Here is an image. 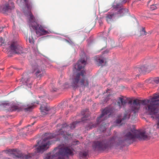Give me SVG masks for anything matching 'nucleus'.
Instances as JSON below:
<instances>
[{
  "instance_id": "f257e3e1",
  "label": "nucleus",
  "mask_w": 159,
  "mask_h": 159,
  "mask_svg": "<svg viewBox=\"0 0 159 159\" xmlns=\"http://www.w3.org/2000/svg\"><path fill=\"white\" fill-rule=\"evenodd\" d=\"M83 53L84 54V57L81 58L78 61L77 64L74 66V73L72 78L70 79L69 81H67L64 84L59 82L57 88H55L53 85H51L50 86L51 87L50 90L52 92H56L58 89L68 88L71 86L74 89H76L80 86L84 87L88 86L89 82L88 80L85 78V71L82 70L79 72L80 70L84 67L86 63L85 59H86L87 57L84 53Z\"/></svg>"
},
{
  "instance_id": "f03ea898",
  "label": "nucleus",
  "mask_w": 159,
  "mask_h": 159,
  "mask_svg": "<svg viewBox=\"0 0 159 159\" xmlns=\"http://www.w3.org/2000/svg\"><path fill=\"white\" fill-rule=\"evenodd\" d=\"M125 134L124 140H122L121 138L113 136L108 141L104 139L101 141L94 142L93 145V148L95 150H104L109 147L121 145L124 141L134 140L135 139L140 140H145L148 138V136L145 131L138 130L134 129H127Z\"/></svg>"
},
{
  "instance_id": "7ed1b4c3",
  "label": "nucleus",
  "mask_w": 159,
  "mask_h": 159,
  "mask_svg": "<svg viewBox=\"0 0 159 159\" xmlns=\"http://www.w3.org/2000/svg\"><path fill=\"white\" fill-rule=\"evenodd\" d=\"M80 122V121H76L72 123L70 126L66 123H64L61 125V128L58 129L56 133L48 134L46 133L45 135L47 137L43 140L41 145L39 146L37 148V152L42 153L47 150L51 144L50 139L53 138L59 135H62L65 139L68 138V137L71 136L70 130L75 128L76 124Z\"/></svg>"
},
{
  "instance_id": "20e7f679",
  "label": "nucleus",
  "mask_w": 159,
  "mask_h": 159,
  "mask_svg": "<svg viewBox=\"0 0 159 159\" xmlns=\"http://www.w3.org/2000/svg\"><path fill=\"white\" fill-rule=\"evenodd\" d=\"M21 1H23V2L25 4L27 9V11L24 10V12L28 18V24L30 30L35 31L38 37L52 33V31L48 29L46 26L39 24L37 22L31 12L32 5V2L29 0H21Z\"/></svg>"
},
{
  "instance_id": "39448f33",
  "label": "nucleus",
  "mask_w": 159,
  "mask_h": 159,
  "mask_svg": "<svg viewBox=\"0 0 159 159\" xmlns=\"http://www.w3.org/2000/svg\"><path fill=\"white\" fill-rule=\"evenodd\" d=\"M128 104L130 105V109L125 111L122 117L121 115H119L117 116V119L115 121V123L116 124L121 125L124 123L130 118L132 113H133L134 116L132 115L131 119H134L135 116V114L139 110L141 103L139 100L134 99L133 102L132 100H130L128 102Z\"/></svg>"
},
{
  "instance_id": "423d86ee",
  "label": "nucleus",
  "mask_w": 159,
  "mask_h": 159,
  "mask_svg": "<svg viewBox=\"0 0 159 159\" xmlns=\"http://www.w3.org/2000/svg\"><path fill=\"white\" fill-rule=\"evenodd\" d=\"M73 154V149L68 147L59 146L52 152L46 154L44 159H64L65 157Z\"/></svg>"
},
{
  "instance_id": "0eeeda50",
  "label": "nucleus",
  "mask_w": 159,
  "mask_h": 159,
  "mask_svg": "<svg viewBox=\"0 0 159 159\" xmlns=\"http://www.w3.org/2000/svg\"><path fill=\"white\" fill-rule=\"evenodd\" d=\"M115 109L113 107H108L105 108L102 112L100 116L98 117L97 119V123L96 124H92V123H90L86 127L87 130H89L98 126L102 122V125H101L100 128V130L101 131L104 132L106 129L107 125L104 124L102 120L107 116L108 115L109 117L113 114L115 111Z\"/></svg>"
},
{
  "instance_id": "6e6552de",
  "label": "nucleus",
  "mask_w": 159,
  "mask_h": 159,
  "mask_svg": "<svg viewBox=\"0 0 159 159\" xmlns=\"http://www.w3.org/2000/svg\"><path fill=\"white\" fill-rule=\"evenodd\" d=\"M115 4V3L113 4V9L106 15L105 18L108 23H110L112 21L113 19L116 16L118 17L122 16L128 12L127 9L122 7L121 4Z\"/></svg>"
},
{
  "instance_id": "1a4fd4ad",
  "label": "nucleus",
  "mask_w": 159,
  "mask_h": 159,
  "mask_svg": "<svg viewBox=\"0 0 159 159\" xmlns=\"http://www.w3.org/2000/svg\"><path fill=\"white\" fill-rule=\"evenodd\" d=\"M43 63L44 64V66L36 65L32 66L33 72L38 78H41L45 74L44 68L45 67H49L51 66V61L48 58L44 57L42 59Z\"/></svg>"
},
{
  "instance_id": "9d476101",
  "label": "nucleus",
  "mask_w": 159,
  "mask_h": 159,
  "mask_svg": "<svg viewBox=\"0 0 159 159\" xmlns=\"http://www.w3.org/2000/svg\"><path fill=\"white\" fill-rule=\"evenodd\" d=\"M159 98L151 101L150 104H149L144 108L148 114L151 115H157L159 111Z\"/></svg>"
},
{
  "instance_id": "9b49d317",
  "label": "nucleus",
  "mask_w": 159,
  "mask_h": 159,
  "mask_svg": "<svg viewBox=\"0 0 159 159\" xmlns=\"http://www.w3.org/2000/svg\"><path fill=\"white\" fill-rule=\"evenodd\" d=\"M11 52L16 54H21L25 53L23 48L19 45L17 41H13L9 46Z\"/></svg>"
},
{
  "instance_id": "f8f14e48",
  "label": "nucleus",
  "mask_w": 159,
  "mask_h": 159,
  "mask_svg": "<svg viewBox=\"0 0 159 159\" xmlns=\"http://www.w3.org/2000/svg\"><path fill=\"white\" fill-rule=\"evenodd\" d=\"M35 107L34 104H32V105H27L26 107L25 106L20 107L16 105L13 104L11 106V109L12 111L17 110L18 111H30Z\"/></svg>"
},
{
  "instance_id": "ddd939ff",
  "label": "nucleus",
  "mask_w": 159,
  "mask_h": 159,
  "mask_svg": "<svg viewBox=\"0 0 159 159\" xmlns=\"http://www.w3.org/2000/svg\"><path fill=\"white\" fill-rule=\"evenodd\" d=\"M14 8V3L11 1L9 0L8 3L0 6V11L3 13H6L10 11Z\"/></svg>"
},
{
  "instance_id": "4468645a",
  "label": "nucleus",
  "mask_w": 159,
  "mask_h": 159,
  "mask_svg": "<svg viewBox=\"0 0 159 159\" xmlns=\"http://www.w3.org/2000/svg\"><path fill=\"white\" fill-rule=\"evenodd\" d=\"M158 98H159V94L155 93L154 95L150 99L139 100L140 101L141 104L142 103L143 105L146 106L147 105L150 104L151 101Z\"/></svg>"
},
{
  "instance_id": "2eb2a0df",
  "label": "nucleus",
  "mask_w": 159,
  "mask_h": 159,
  "mask_svg": "<svg viewBox=\"0 0 159 159\" xmlns=\"http://www.w3.org/2000/svg\"><path fill=\"white\" fill-rule=\"evenodd\" d=\"M12 154L14 156V157L16 158H20L23 159H29L31 158L32 156L30 154H24L22 153H18L16 154L15 153L12 152Z\"/></svg>"
},
{
  "instance_id": "dca6fc26",
  "label": "nucleus",
  "mask_w": 159,
  "mask_h": 159,
  "mask_svg": "<svg viewBox=\"0 0 159 159\" xmlns=\"http://www.w3.org/2000/svg\"><path fill=\"white\" fill-rule=\"evenodd\" d=\"M127 103V100L124 99L123 97L119 98L117 102V105L120 109H121L122 107H124Z\"/></svg>"
},
{
  "instance_id": "f3484780",
  "label": "nucleus",
  "mask_w": 159,
  "mask_h": 159,
  "mask_svg": "<svg viewBox=\"0 0 159 159\" xmlns=\"http://www.w3.org/2000/svg\"><path fill=\"white\" fill-rule=\"evenodd\" d=\"M40 109L42 112L47 114L50 111V108L47 103H44L41 105Z\"/></svg>"
},
{
  "instance_id": "a211bd4d",
  "label": "nucleus",
  "mask_w": 159,
  "mask_h": 159,
  "mask_svg": "<svg viewBox=\"0 0 159 159\" xmlns=\"http://www.w3.org/2000/svg\"><path fill=\"white\" fill-rule=\"evenodd\" d=\"M21 82L23 85H26L28 88H30L32 84V82L30 80V78H27L26 80L23 77Z\"/></svg>"
},
{
  "instance_id": "6ab92c4d",
  "label": "nucleus",
  "mask_w": 159,
  "mask_h": 159,
  "mask_svg": "<svg viewBox=\"0 0 159 159\" xmlns=\"http://www.w3.org/2000/svg\"><path fill=\"white\" fill-rule=\"evenodd\" d=\"M95 59L98 63L99 65H101L104 61V59L102 57V55L97 56L95 57Z\"/></svg>"
},
{
  "instance_id": "aec40b11",
  "label": "nucleus",
  "mask_w": 159,
  "mask_h": 159,
  "mask_svg": "<svg viewBox=\"0 0 159 159\" xmlns=\"http://www.w3.org/2000/svg\"><path fill=\"white\" fill-rule=\"evenodd\" d=\"M148 67H147L145 66H141L139 68H138V70L140 72H143L148 71Z\"/></svg>"
},
{
  "instance_id": "412c9836",
  "label": "nucleus",
  "mask_w": 159,
  "mask_h": 159,
  "mask_svg": "<svg viewBox=\"0 0 159 159\" xmlns=\"http://www.w3.org/2000/svg\"><path fill=\"white\" fill-rule=\"evenodd\" d=\"M88 154V152L86 151H82L80 152L79 155L80 158H84Z\"/></svg>"
},
{
  "instance_id": "4be33fe9",
  "label": "nucleus",
  "mask_w": 159,
  "mask_h": 159,
  "mask_svg": "<svg viewBox=\"0 0 159 159\" xmlns=\"http://www.w3.org/2000/svg\"><path fill=\"white\" fill-rule=\"evenodd\" d=\"M89 116H83L82 118L81 119V122L84 123L85 122V120H87L89 119Z\"/></svg>"
},
{
  "instance_id": "5701e85b",
  "label": "nucleus",
  "mask_w": 159,
  "mask_h": 159,
  "mask_svg": "<svg viewBox=\"0 0 159 159\" xmlns=\"http://www.w3.org/2000/svg\"><path fill=\"white\" fill-rule=\"evenodd\" d=\"M33 50L34 52V53L36 55H37L38 54H39V52L38 50L37 47H35L34 48H33Z\"/></svg>"
},
{
  "instance_id": "b1692460",
  "label": "nucleus",
  "mask_w": 159,
  "mask_h": 159,
  "mask_svg": "<svg viewBox=\"0 0 159 159\" xmlns=\"http://www.w3.org/2000/svg\"><path fill=\"white\" fill-rule=\"evenodd\" d=\"M28 41L31 44H32L34 43V39L32 37H30L28 40H27V41Z\"/></svg>"
},
{
  "instance_id": "393cba45",
  "label": "nucleus",
  "mask_w": 159,
  "mask_h": 159,
  "mask_svg": "<svg viewBox=\"0 0 159 159\" xmlns=\"http://www.w3.org/2000/svg\"><path fill=\"white\" fill-rule=\"evenodd\" d=\"M157 8L156 4L152 5H150V8L152 10H153L156 9Z\"/></svg>"
},
{
  "instance_id": "a878e982",
  "label": "nucleus",
  "mask_w": 159,
  "mask_h": 159,
  "mask_svg": "<svg viewBox=\"0 0 159 159\" xmlns=\"http://www.w3.org/2000/svg\"><path fill=\"white\" fill-rule=\"evenodd\" d=\"M65 40L66 42L70 44L72 46H73L74 45V43L72 42L71 40L70 39H65Z\"/></svg>"
},
{
  "instance_id": "bb28decb",
  "label": "nucleus",
  "mask_w": 159,
  "mask_h": 159,
  "mask_svg": "<svg viewBox=\"0 0 159 159\" xmlns=\"http://www.w3.org/2000/svg\"><path fill=\"white\" fill-rule=\"evenodd\" d=\"M39 98H40L41 102H43L45 101V100L46 99L45 97L44 96H43L40 97H39Z\"/></svg>"
},
{
  "instance_id": "cd10ccee",
  "label": "nucleus",
  "mask_w": 159,
  "mask_h": 159,
  "mask_svg": "<svg viewBox=\"0 0 159 159\" xmlns=\"http://www.w3.org/2000/svg\"><path fill=\"white\" fill-rule=\"evenodd\" d=\"M153 81L157 84H159V77L155 78L153 80Z\"/></svg>"
},
{
  "instance_id": "c85d7f7f",
  "label": "nucleus",
  "mask_w": 159,
  "mask_h": 159,
  "mask_svg": "<svg viewBox=\"0 0 159 159\" xmlns=\"http://www.w3.org/2000/svg\"><path fill=\"white\" fill-rule=\"evenodd\" d=\"M156 119L157 120V127L159 128V113L157 115Z\"/></svg>"
},
{
  "instance_id": "c756f323",
  "label": "nucleus",
  "mask_w": 159,
  "mask_h": 159,
  "mask_svg": "<svg viewBox=\"0 0 159 159\" xmlns=\"http://www.w3.org/2000/svg\"><path fill=\"white\" fill-rule=\"evenodd\" d=\"M141 34L142 35H146V32H145V30L144 28H142V31H141Z\"/></svg>"
},
{
  "instance_id": "7c9ffc66",
  "label": "nucleus",
  "mask_w": 159,
  "mask_h": 159,
  "mask_svg": "<svg viewBox=\"0 0 159 159\" xmlns=\"http://www.w3.org/2000/svg\"><path fill=\"white\" fill-rule=\"evenodd\" d=\"M2 105L4 107H6L7 106H9L10 105L8 103H4L2 104Z\"/></svg>"
},
{
  "instance_id": "2f4dec72",
  "label": "nucleus",
  "mask_w": 159,
  "mask_h": 159,
  "mask_svg": "<svg viewBox=\"0 0 159 159\" xmlns=\"http://www.w3.org/2000/svg\"><path fill=\"white\" fill-rule=\"evenodd\" d=\"M108 35V34L106 33L105 32L102 33V36L103 37L107 36Z\"/></svg>"
},
{
  "instance_id": "473e14b6",
  "label": "nucleus",
  "mask_w": 159,
  "mask_h": 159,
  "mask_svg": "<svg viewBox=\"0 0 159 159\" xmlns=\"http://www.w3.org/2000/svg\"><path fill=\"white\" fill-rule=\"evenodd\" d=\"M110 96V94H108L107 95V97L106 98V99L105 100V101H107L109 99V97Z\"/></svg>"
},
{
  "instance_id": "72a5a7b5",
  "label": "nucleus",
  "mask_w": 159,
  "mask_h": 159,
  "mask_svg": "<svg viewBox=\"0 0 159 159\" xmlns=\"http://www.w3.org/2000/svg\"><path fill=\"white\" fill-rule=\"evenodd\" d=\"M109 52V51L107 50L104 51H103L102 52V54H105V53H107L108 52Z\"/></svg>"
},
{
  "instance_id": "f704fd0d",
  "label": "nucleus",
  "mask_w": 159,
  "mask_h": 159,
  "mask_svg": "<svg viewBox=\"0 0 159 159\" xmlns=\"http://www.w3.org/2000/svg\"><path fill=\"white\" fill-rule=\"evenodd\" d=\"M20 0H17V3L19 5H20L21 2Z\"/></svg>"
},
{
  "instance_id": "c9c22d12",
  "label": "nucleus",
  "mask_w": 159,
  "mask_h": 159,
  "mask_svg": "<svg viewBox=\"0 0 159 159\" xmlns=\"http://www.w3.org/2000/svg\"><path fill=\"white\" fill-rule=\"evenodd\" d=\"M16 151V149H12L10 151H11V152H15Z\"/></svg>"
},
{
  "instance_id": "e433bc0d",
  "label": "nucleus",
  "mask_w": 159,
  "mask_h": 159,
  "mask_svg": "<svg viewBox=\"0 0 159 159\" xmlns=\"http://www.w3.org/2000/svg\"><path fill=\"white\" fill-rule=\"evenodd\" d=\"M2 41H3L2 38V37L0 38V42H2Z\"/></svg>"
},
{
  "instance_id": "4c0bfd02",
  "label": "nucleus",
  "mask_w": 159,
  "mask_h": 159,
  "mask_svg": "<svg viewBox=\"0 0 159 159\" xmlns=\"http://www.w3.org/2000/svg\"><path fill=\"white\" fill-rule=\"evenodd\" d=\"M110 90L108 89H107L106 91V93H107L108 91H109Z\"/></svg>"
},
{
  "instance_id": "58836bf2",
  "label": "nucleus",
  "mask_w": 159,
  "mask_h": 159,
  "mask_svg": "<svg viewBox=\"0 0 159 159\" xmlns=\"http://www.w3.org/2000/svg\"><path fill=\"white\" fill-rule=\"evenodd\" d=\"M150 2H151V1H149L148 2V6L149 4V3H150Z\"/></svg>"
},
{
  "instance_id": "ea45409f",
  "label": "nucleus",
  "mask_w": 159,
  "mask_h": 159,
  "mask_svg": "<svg viewBox=\"0 0 159 159\" xmlns=\"http://www.w3.org/2000/svg\"><path fill=\"white\" fill-rule=\"evenodd\" d=\"M83 112L84 111H83L82 112V115H84L85 113H83Z\"/></svg>"
},
{
  "instance_id": "a19ab883",
  "label": "nucleus",
  "mask_w": 159,
  "mask_h": 159,
  "mask_svg": "<svg viewBox=\"0 0 159 159\" xmlns=\"http://www.w3.org/2000/svg\"><path fill=\"white\" fill-rule=\"evenodd\" d=\"M2 28H0V32H1L2 31Z\"/></svg>"
},
{
  "instance_id": "79ce46f5",
  "label": "nucleus",
  "mask_w": 159,
  "mask_h": 159,
  "mask_svg": "<svg viewBox=\"0 0 159 159\" xmlns=\"http://www.w3.org/2000/svg\"><path fill=\"white\" fill-rule=\"evenodd\" d=\"M110 30H111V29L110 28H109V30H108V32H109V31H110Z\"/></svg>"
},
{
  "instance_id": "37998d69",
  "label": "nucleus",
  "mask_w": 159,
  "mask_h": 159,
  "mask_svg": "<svg viewBox=\"0 0 159 159\" xmlns=\"http://www.w3.org/2000/svg\"><path fill=\"white\" fill-rule=\"evenodd\" d=\"M37 104H39V102H37L36 103Z\"/></svg>"
},
{
  "instance_id": "c03bdc74",
  "label": "nucleus",
  "mask_w": 159,
  "mask_h": 159,
  "mask_svg": "<svg viewBox=\"0 0 159 159\" xmlns=\"http://www.w3.org/2000/svg\"><path fill=\"white\" fill-rule=\"evenodd\" d=\"M34 123H33L32 124V125H34Z\"/></svg>"
},
{
  "instance_id": "a18cd8bd",
  "label": "nucleus",
  "mask_w": 159,
  "mask_h": 159,
  "mask_svg": "<svg viewBox=\"0 0 159 159\" xmlns=\"http://www.w3.org/2000/svg\"><path fill=\"white\" fill-rule=\"evenodd\" d=\"M25 75H26V74H25V73H24V76Z\"/></svg>"
},
{
  "instance_id": "49530a36",
  "label": "nucleus",
  "mask_w": 159,
  "mask_h": 159,
  "mask_svg": "<svg viewBox=\"0 0 159 159\" xmlns=\"http://www.w3.org/2000/svg\"><path fill=\"white\" fill-rule=\"evenodd\" d=\"M30 126V125H28L27 127L29 126Z\"/></svg>"
},
{
  "instance_id": "de8ad7c7",
  "label": "nucleus",
  "mask_w": 159,
  "mask_h": 159,
  "mask_svg": "<svg viewBox=\"0 0 159 159\" xmlns=\"http://www.w3.org/2000/svg\"><path fill=\"white\" fill-rule=\"evenodd\" d=\"M114 41H112V43H114Z\"/></svg>"
},
{
  "instance_id": "09e8293b",
  "label": "nucleus",
  "mask_w": 159,
  "mask_h": 159,
  "mask_svg": "<svg viewBox=\"0 0 159 159\" xmlns=\"http://www.w3.org/2000/svg\"><path fill=\"white\" fill-rule=\"evenodd\" d=\"M87 110H87V109H86V111H87Z\"/></svg>"
},
{
  "instance_id": "8fccbe9b",
  "label": "nucleus",
  "mask_w": 159,
  "mask_h": 159,
  "mask_svg": "<svg viewBox=\"0 0 159 159\" xmlns=\"http://www.w3.org/2000/svg\"><path fill=\"white\" fill-rule=\"evenodd\" d=\"M100 25H101V23L100 22Z\"/></svg>"
}]
</instances>
